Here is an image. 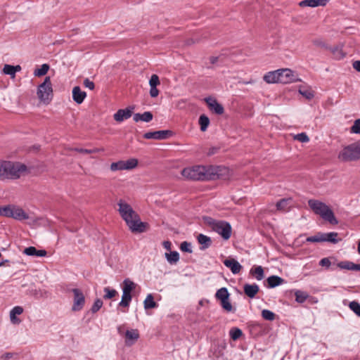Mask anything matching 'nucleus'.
I'll list each match as a JSON object with an SVG mask.
<instances>
[{
	"label": "nucleus",
	"mask_w": 360,
	"mask_h": 360,
	"mask_svg": "<svg viewBox=\"0 0 360 360\" xmlns=\"http://www.w3.org/2000/svg\"><path fill=\"white\" fill-rule=\"evenodd\" d=\"M117 211L132 233H143L146 231L148 224L141 221L139 215L124 200L117 202Z\"/></svg>",
	"instance_id": "obj_1"
},
{
	"label": "nucleus",
	"mask_w": 360,
	"mask_h": 360,
	"mask_svg": "<svg viewBox=\"0 0 360 360\" xmlns=\"http://www.w3.org/2000/svg\"><path fill=\"white\" fill-rule=\"evenodd\" d=\"M181 174L186 180L208 181L218 177L217 168L212 165H193L184 168Z\"/></svg>",
	"instance_id": "obj_2"
},
{
	"label": "nucleus",
	"mask_w": 360,
	"mask_h": 360,
	"mask_svg": "<svg viewBox=\"0 0 360 360\" xmlns=\"http://www.w3.org/2000/svg\"><path fill=\"white\" fill-rule=\"evenodd\" d=\"M25 165L18 162L0 161V180H13L19 179L25 173Z\"/></svg>",
	"instance_id": "obj_3"
},
{
	"label": "nucleus",
	"mask_w": 360,
	"mask_h": 360,
	"mask_svg": "<svg viewBox=\"0 0 360 360\" xmlns=\"http://www.w3.org/2000/svg\"><path fill=\"white\" fill-rule=\"evenodd\" d=\"M308 205L316 214L321 216L324 220L328 221L331 224L338 223L332 210L326 203L318 200L310 199L308 200Z\"/></svg>",
	"instance_id": "obj_4"
},
{
	"label": "nucleus",
	"mask_w": 360,
	"mask_h": 360,
	"mask_svg": "<svg viewBox=\"0 0 360 360\" xmlns=\"http://www.w3.org/2000/svg\"><path fill=\"white\" fill-rule=\"evenodd\" d=\"M206 221L212 229L219 234L224 240H228L230 238L232 229L229 222L225 221H217L212 218H208Z\"/></svg>",
	"instance_id": "obj_5"
},
{
	"label": "nucleus",
	"mask_w": 360,
	"mask_h": 360,
	"mask_svg": "<svg viewBox=\"0 0 360 360\" xmlns=\"http://www.w3.org/2000/svg\"><path fill=\"white\" fill-rule=\"evenodd\" d=\"M360 158L356 143L345 147L338 154V159L343 162L356 160Z\"/></svg>",
	"instance_id": "obj_6"
},
{
	"label": "nucleus",
	"mask_w": 360,
	"mask_h": 360,
	"mask_svg": "<svg viewBox=\"0 0 360 360\" xmlns=\"http://www.w3.org/2000/svg\"><path fill=\"white\" fill-rule=\"evenodd\" d=\"M4 217L22 221L29 219V215L19 206L10 204L4 206Z\"/></svg>",
	"instance_id": "obj_7"
},
{
	"label": "nucleus",
	"mask_w": 360,
	"mask_h": 360,
	"mask_svg": "<svg viewBox=\"0 0 360 360\" xmlns=\"http://www.w3.org/2000/svg\"><path fill=\"white\" fill-rule=\"evenodd\" d=\"M52 92L53 89L51 79L49 77H46L44 82L38 87L37 96L41 101L46 102L50 100Z\"/></svg>",
	"instance_id": "obj_8"
},
{
	"label": "nucleus",
	"mask_w": 360,
	"mask_h": 360,
	"mask_svg": "<svg viewBox=\"0 0 360 360\" xmlns=\"http://www.w3.org/2000/svg\"><path fill=\"white\" fill-rule=\"evenodd\" d=\"M138 162V160L136 158H130L127 160H120L115 162H112L110 165V170L112 172L120 170H131L137 167Z\"/></svg>",
	"instance_id": "obj_9"
},
{
	"label": "nucleus",
	"mask_w": 360,
	"mask_h": 360,
	"mask_svg": "<svg viewBox=\"0 0 360 360\" xmlns=\"http://www.w3.org/2000/svg\"><path fill=\"white\" fill-rule=\"evenodd\" d=\"M278 71L280 73L278 75L279 83L289 84L300 81L297 74L290 69H278Z\"/></svg>",
	"instance_id": "obj_10"
},
{
	"label": "nucleus",
	"mask_w": 360,
	"mask_h": 360,
	"mask_svg": "<svg viewBox=\"0 0 360 360\" xmlns=\"http://www.w3.org/2000/svg\"><path fill=\"white\" fill-rule=\"evenodd\" d=\"M215 297L220 301L221 307L226 311H231L233 309L232 304L229 302V293L226 288H221L219 289Z\"/></svg>",
	"instance_id": "obj_11"
},
{
	"label": "nucleus",
	"mask_w": 360,
	"mask_h": 360,
	"mask_svg": "<svg viewBox=\"0 0 360 360\" xmlns=\"http://www.w3.org/2000/svg\"><path fill=\"white\" fill-rule=\"evenodd\" d=\"M74 294L73 305L72 310L74 311H78L83 309L85 304V297L82 292L78 288H74L72 290Z\"/></svg>",
	"instance_id": "obj_12"
},
{
	"label": "nucleus",
	"mask_w": 360,
	"mask_h": 360,
	"mask_svg": "<svg viewBox=\"0 0 360 360\" xmlns=\"http://www.w3.org/2000/svg\"><path fill=\"white\" fill-rule=\"evenodd\" d=\"M134 110V106H129L124 109H120L113 115V118L116 122H122L131 117Z\"/></svg>",
	"instance_id": "obj_13"
},
{
	"label": "nucleus",
	"mask_w": 360,
	"mask_h": 360,
	"mask_svg": "<svg viewBox=\"0 0 360 360\" xmlns=\"http://www.w3.org/2000/svg\"><path fill=\"white\" fill-rule=\"evenodd\" d=\"M209 109L214 112L217 115H221L224 112V107L217 102V99L213 97H207L205 98Z\"/></svg>",
	"instance_id": "obj_14"
},
{
	"label": "nucleus",
	"mask_w": 360,
	"mask_h": 360,
	"mask_svg": "<svg viewBox=\"0 0 360 360\" xmlns=\"http://www.w3.org/2000/svg\"><path fill=\"white\" fill-rule=\"evenodd\" d=\"M172 134V131L169 130H161L155 131H149L145 133L143 137L146 139H155L162 140L168 137L169 135Z\"/></svg>",
	"instance_id": "obj_15"
},
{
	"label": "nucleus",
	"mask_w": 360,
	"mask_h": 360,
	"mask_svg": "<svg viewBox=\"0 0 360 360\" xmlns=\"http://www.w3.org/2000/svg\"><path fill=\"white\" fill-rule=\"evenodd\" d=\"M86 97V93L82 91L81 88L78 86L73 87L72 89V99L77 104L83 103Z\"/></svg>",
	"instance_id": "obj_16"
},
{
	"label": "nucleus",
	"mask_w": 360,
	"mask_h": 360,
	"mask_svg": "<svg viewBox=\"0 0 360 360\" xmlns=\"http://www.w3.org/2000/svg\"><path fill=\"white\" fill-rule=\"evenodd\" d=\"M224 264L226 267L230 269L231 272L233 274H238L241 271V269L243 268V266L240 264V263L237 260H236L235 259H225L224 261Z\"/></svg>",
	"instance_id": "obj_17"
},
{
	"label": "nucleus",
	"mask_w": 360,
	"mask_h": 360,
	"mask_svg": "<svg viewBox=\"0 0 360 360\" xmlns=\"http://www.w3.org/2000/svg\"><path fill=\"white\" fill-rule=\"evenodd\" d=\"M292 198H283L278 201L276 204V209L280 212H288L292 206Z\"/></svg>",
	"instance_id": "obj_18"
},
{
	"label": "nucleus",
	"mask_w": 360,
	"mask_h": 360,
	"mask_svg": "<svg viewBox=\"0 0 360 360\" xmlns=\"http://www.w3.org/2000/svg\"><path fill=\"white\" fill-rule=\"evenodd\" d=\"M245 294L250 298H254L259 290V287L257 284L246 283L243 286Z\"/></svg>",
	"instance_id": "obj_19"
},
{
	"label": "nucleus",
	"mask_w": 360,
	"mask_h": 360,
	"mask_svg": "<svg viewBox=\"0 0 360 360\" xmlns=\"http://www.w3.org/2000/svg\"><path fill=\"white\" fill-rule=\"evenodd\" d=\"M125 342L127 345H132L139 338V333L136 329L127 330L125 333Z\"/></svg>",
	"instance_id": "obj_20"
},
{
	"label": "nucleus",
	"mask_w": 360,
	"mask_h": 360,
	"mask_svg": "<svg viewBox=\"0 0 360 360\" xmlns=\"http://www.w3.org/2000/svg\"><path fill=\"white\" fill-rule=\"evenodd\" d=\"M21 69V66L19 65L14 66L6 64L4 66L2 71L4 74L9 75L12 79H14L16 72H20Z\"/></svg>",
	"instance_id": "obj_21"
},
{
	"label": "nucleus",
	"mask_w": 360,
	"mask_h": 360,
	"mask_svg": "<svg viewBox=\"0 0 360 360\" xmlns=\"http://www.w3.org/2000/svg\"><path fill=\"white\" fill-rule=\"evenodd\" d=\"M23 312V308L20 306L14 307L10 311V320L13 324H19L20 320L17 318L16 316L22 314Z\"/></svg>",
	"instance_id": "obj_22"
},
{
	"label": "nucleus",
	"mask_w": 360,
	"mask_h": 360,
	"mask_svg": "<svg viewBox=\"0 0 360 360\" xmlns=\"http://www.w3.org/2000/svg\"><path fill=\"white\" fill-rule=\"evenodd\" d=\"M279 72L278 70L274 71H270L266 72L264 77L263 79L268 84H274V83H279L278 82V75Z\"/></svg>",
	"instance_id": "obj_23"
},
{
	"label": "nucleus",
	"mask_w": 360,
	"mask_h": 360,
	"mask_svg": "<svg viewBox=\"0 0 360 360\" xmlns=\"http://www.w3.org/2000/svg\"><path fill=\"white\" fill-rule=\"evenodd\" d=\"M153 115L149 112H144L143 113H135L133 115V120L134 122H138L139 121H143L146 122H149L153 120Z\"/></svg>",
	"instance_id": "obj_24"
},
{
	"label": "nucleus",
	"mask_w": 360,
	"mask_h": 360,
	"mask_svg": "<svg viewBox=\"0 0 360 360\" xmlns=\"http://www.w3.org/2000/svg\"><path fill=\"white\" fill-rule=\"evenodd\" d=\"M198 242L200 244V250H205L208 248L211 244L212 240L210 237L200 233L197 237Z\"/></svg>",
	"instance_id": "obj_25"
},
{
	"label": "nucleus",
	"mask_w": 360,
	"mask_h": 360,
	"mask_svg": "<svg viewBox=\"0 0 360 360\" xmlns=\"http://www.w3.org/2000/svg\"><path fill=\"white\" fill-rule=\"evenodd\" d=\"M283 279L278 276H271L267 278V283L269 288H275L283 283Z\"/></svg>",
	"instance_id": "obj_26"
},
{
	"label": "nucleus",
	"mask_w": 360,
	"mask_h": 360,
	"mask_svg": "<svg viewBox=\"0 0 360 360\" xmlns=\"http://www.w3.org/2000/svg\"><path fill=\"white\" fill-rule=\"evenodd\" d=\"M338 236V233L336 232L324 233V242H330L336 244L341 240Z\"/></svg>",
	"instance_id": "obj_27"
},
{
	"label": "nucleus",
	"mask_w": 360,
	"mask_h": 360,
	"mask_svg": "<svg viewBox=\"0 0 360 360\" xmlns=\"http://www.w3.org/2000/svg\"><path fill=\"white\" fill-rule=\"evenodd\" d=\"M131 299L132 297L131 293L122 291V299L118 305L122 307H128L130 304Z\"/></svg>",
	"instance_id": "obj_28"
},
{
	"label": "nucleus",
	"mask_w": 360,
	"mask_h": 360,
	"mask_svg": "<svg viewBox=\"0 0 360 360\" xmlns=\"http://www.w3.org/2000/svg\"><path fill=\"white\" fill-rule=\"evenodd\" d=\"M250 273L254 276L257 281H261L264 277V270L261 266L252 268Z\"/></svg>",
	"instance_id": "obj_29"
},
{
	"label": "nucleus",
	"mask_w": 360,
	"mask_h": 360,
	"mask_svg": "<svg viewBox=\"0 0 360 360\" xmlns=\"http://www.w3.org/2000/svg\"><path fill=\"white\" fill-rule=\"evenodd\" d=\"M136 284L129 278H126L123 281L122 291L131 293L136 288Z\"/></svg>",
	"instance_id": "obj_30"
},
{
	"label": "nucleus",
	"mask_w": 360,
	"mask_h": 360,
	"mask_svg": "<svg viewBox=\"0 0 360 360\" xmlns=\"http://www.w3.org/2000/svg\"><path fill=\"white\" fill-rule=\"evenodd\" d=\"M198 123L200 124V130L202 131H205L210 124V119L205 115H201L198 120Z\"/></svg>",
	"instance_id": "obj_31"
},
{
	"label": "nucleus",
	"mask_w": 360,
	"mask_h": 360,
	"mask_svg": "<svg viewBox=\"0 0 360 360\" xmlns=\"http://www.w3.org/2000/svg\"><path fill=\"white\" fill-rule=\"evenodd\" d=\"M167 261L171 264H176L179 260V254L176 251L170 252V253H165Z\"/></svg>",
	"instance_id": "obj_32"
},
{
	"label": "nucleus",
	"mask_w": 360,
	"mask_h": 360,
	"mask_svg": "<svg viewBox=\"0 0 360 360\" xmlns=\"http://www.w3.org/2000/svg\"><path fill=\"white\" fill-rule=\"evenodd\" d=\"M306 240L310 243L324 242V233L319 232L314 236L307 238Z\"/></svg>",
	"instance_id": "obj_33"
},
{
	"label": "nucleus",
	"mask_w": 360,
	"mask_h": 360,
	"mask_svg": "<svg viewBox=\"0 0 360 360\" xmlns=\"http://www.w3.org/2000/svg\"><path fill=\"white\" fill-rule=\"evenodd\" d=\"M295 301L298 303L304 302L309 297V295L302 290H296L295 292Z\"/></svg>",
	"instance_id": "obj_34"
},
{
	"label": "nucleus",
	"mask_w": 360,
	"mask_h": 360,
	"mask_svg": "<svg viewBox=\"0 0 360 360\" xmlns=\"http://www.w3.org/2000/svg\"><path fill=\"white\" fill-rule=\"evenodd\" d=\"M144 308L152 309L157 307L156 302L154 301L153 297L151 294H148L144 300Z\"/></svg>",
	"instance_id": "obj_35"
},
{
	"label": "nucleus",
	"mask_w": 360,
	"mask_h": 360,
	"mask_svg": "<svg viewBox=\"0 0 360 360\" xmlns=\"http://www.w3.org/2000/svg\"><path fill=\"white\" fill-rule=\"evenodd\" d=\"M49 70V65L48 64H43L40 68L35 69L34 75L36 77H41L45 75Z\"/></svg>",
	"instance_id": "obj_36"
},
{
	"label": "nucleus",
	"mask_w": 360,
	"mask_h": 360,
	"mask_svg": "<svg viewBox=\"0 0 360 360\" xmlns=\"http://www.w3.org/2000/svg\"><path fill=\"white\" fill-rule=\"evenodd\" d=\"M229 335L233 340H237L243 335V332L240 328L234 327L229 330Z\"/></svg>",
	"instance_id": "obj_37"
},
{
	"label": "nucleus",
	"mask_w": 360,
	"mask_h": 360,
	"mask_svg": "<svg viewBox=\"0 0 360 360\" xmlns=\"http://www.w3.org/2000/svg\"><path fill=\"white\" fill-rule=\"evenodd\" d=\"M105 295H103V298L105 300H110L115 297L117 295V292L115 289H111L109 287L104 288Z\"/></svg>",
	"instance_id": "obj_38"
},
{
	"label": "nucleus",
	"mask_w": 360,
	"mask_h": 360,
	"mask_svg": "<svg viewBox=\"0 0 360 360\" xmlns=\"http://www.w3.org/2000/svg\"><path fill=\"white\" fill-rule=\"evenodd\" d=\"M275 314L270 310L263 309L262 311V316L265 320L273 321L275 319Z\"/></svg>",
	"instance_id": "obj_39"
},
{
	"label": "nucleus",
	"mask_w": 360,
	"mask_h": 360,
	"mask_svg": "<svg viewBox=\"0 0 360 360\" xmlns=\"http://www.w3.org/2000/svg\"><path fill=\"white\" fill-rule=\"evenodd\" d=\"M349 309L360 317V304L356 301H352L349 304Z\"/></svg>",
	"instance_id": "obj_40"
},
{
	"label": "nucleus",
	"mask_w": 360,
	"mask_h": 360,
	"mask_svg": "<svg viewBox=\"0 0 360 360\" xmlns=\"http://www.w3.org/2000/svg\"><path fill=\"white\" fill-rule=\"evenodd\" d=\"M338 266L342 269L354 271V263L349 261H343L338 264Z\"/></svg>",
	"instance_id": "obj_41"
},
{
	"label": "nucleus",
	"mask_w": 360,
	"mask_h": 360,
	"mask_svg": "<svg viewBox=\"0 0 360 360\" xmlns=\"http://www.w3.org/2000/svg\"><path fill=\"white\" fill-rule=\"evenodd\" d=\"M294 139L297 140L301 143H307L309 141V138L308 137L307 134L304 132L300 133V134L295 135Z\"/></svg>",
	"instance_id": "obj_42"
},
{
	"label": "nucleus",
	"mask_w": 360,
	"mask_h": 360,
	"mask_svg": "<svg viewBox=\"0 0 360 360\" xmlns=\"http://www.w3.org/2000/svg\"><path fill=\"white\" fill-rule=\"evenodd\" d=\"M350 133L360 135V119H357L354 122L353 125L350 128Z\"/></svg>",
	"instance_id": "obj_43"
},
{
	"label": "nucleus",
	"mask_w": 360,
	"mask_h": 360,
	"mask_svg": "<svg viewBox=\"0 0 360 360\" xmlns=\"http://www.w3.org/2000/svg\"><path fill=\"white\" fill-rule=\"evenodd\" d=\"M75 151L81 153H85V154H91L94 153H97L99 151H103V148H94L93 150H89V149H84V148H75Z\"/></svg>",
	"instance_id": "obj_44"
},
{
	"label": "nucleus",
	"mask_w": 360,
	"mask_h": 360,
	"mask_svg": "<svg viewBox=\"0 0 360 360\" xmlns=\"http://www.w3.org/2000/svg\"><path fill=\"white\" fill-rule=\"evenodd\" d=\"M160 79L159 77L157 75H152L150 77V79L149 80V85L150 86H155L157 87L158 85H160Z\"/></svg>",
	"instance_id": "obj_45"
},
{
	"label": "nucleus",
	"mask_w": 360,
	"mask_h": 360,
	"mask_svg": "<svg viewBox=\"0 0 360 360\" xmlns=\"http://www.w3.org/2000/svg\"><path fill=\"white\" fill-rule=\"evenodd\" d=\"M103 301L101 299H96L91 307L93 313L97 312L103 306Z\"/></svg>",
	"instance_id": "obj_46"
},
{
	"label": "nucleus",
	"mask_w": 360,
	"mask_h": 360,
	"mask_svg": "<svg viewBox=\"0 0 360 360\" xmlns=\"http://www.w3.org/2000/svg\"><path fill=\"white\" fill-rule=\"evenodd\" d=\"M180 249L183 252H192L191 244L187 241H184L181 243Z\"/></svg>",
	"instance_id": "obj_47"
},
{
	"label": "nucleus",
	"mask_w": 360,
	"mask_h": 360,
	"mask_svg": "<svg viewBox=\"0 0 360 360\" xmlns=\"http://www.w3.org/2000/svg\"><path fill=\"white\" fill-rule=\"evenodd\" d=\"M299 5L301 7H316V1L315 0H303L299 3Z\"/></svg>",
	"instance_id": "obj_48"
},
{
	"label": "nucleus",
	"mask_w": 360,
	"mask_h": 360,
	"mask_svg": "<svg viewBox=\"0 0 360 360\" xmlns=\"http://www.w3.org/2000/svg\"><path fill=\"white\" fill-rule=\"evenodd\" d=\"M23 253L28 256H36L37 249L33 246H30V247L26 248L23 250Z\"/></svg>",
	"instance_id": "obj_49"
},
{
	"label": "nucleus",
	"mask_w": 360,
	"mask_h": 360,
	"mask_svg": "<svg viewBox=\"0 0 360 360\" xmlns=\"http://www.w3.org/2000/svg\"><path fill=\"white\" fill-rule=\"evenodd\" d=\"M83 84L86 88H88L90 90H94L95 88L94 83L91 81L89 78H86Z\"/></svg>",
	"instance_id": "obj_50"
},
{
	"label": "nucleus",
	"mask_w": 360,
	"mask_h": 360,
	"mask_svg": "<svg viewBox=\"0 0 360 360\" xmlns=\"http://www.w3.org/2000/svg\"><path fill=\"white\" fill-rule=\"evenodd\" d=\"M319 264L321 266H326V268H328L330 266L331 262L328 258L325 257L320 260Z\"/></svg>",
	"instance_id": "obj_51"
},
{
	"label": "nucleus",
	"mask_w": 360,
	"mask_h": 360,
	"mask_svg": "<svg viewBox=\"0 0 360 360\" xmlns=\"http://www.w3.org/2000/svg\"><path fill=\"white\" fill-rule=\"evenodd\" d=\"M150 96L152 98H156L159 95V90L157 89V87L150 86Z\"/></svg>",
	"instance_id": "obj_52"
},
{
	"label": "nucleus",
	"mask_w": 360,
	"mask_h": 360,
	"mask_svg": "<svg viewBox=\"0 0 360 360\" xmlns=\"http://www.w3.org/2000/svg\"><path fill=\"white\" fill-rule=\"evenodd\" d=\"M299 92L304 96H305L308 99H311L314 97V94L311 91L309 90H300Z\"/></svg>",
	"instance_id": "obj_53"
},
{
	"label": "nucleus",
	"mask_w": 360,
	"mask_h": 360,
	"mask_svg": "<svg viewBox=\"0 0 360 360\" xmlns=\"http://www.w3.org/2000/svg\"><path fill=\"white\" fill-rule=\"evenodd\" d=\"M162 245L167 250H171L172 249V243L169 240L163 241Z\"/></svg>",
	"instance_id": "obj_54"
},
{
	"label": "nucleus",
	"mask_w": 360,
	"mask_h": 360,
	"mask_svg": "<svg viewBox=\"0 0 360 360\" xmlns=\"http://www.w3.org/2000/svg\"><path fill=\"white\" fill-rule=\"evenodd\" d=\"M316 7L319 6H326L328 0H315Z\"/></svg>",
	"instance_id": "obj_55"
},
{
	"label": "nucleus",
	"mask_w": 360,
	"mask_h": 360,
	"mask_svg": "<svg viewBox=\"0 0 360 360\" xmlns=\"http://www.w3.org/2000/svg\"><path fill=\"white\" fill-rule=\"evenodd\" d=\"M352 66L357 72H360V60H356L353 63Z\"/></svg>",
	"instance_id": "obj_56"
},
{
	"label": "nucleus",
	"mask_w": 360,
	"mask_h": 360,
	"mask_svg": "<svg viewBox=\"0 0 360 360\" xmlns=\"http://www.w3.org/2000/svg\"><path fill=\"white\" fill-rule=\"evenodd\" d=\"M47 254L46 251L44 250H37L36 257H44Z\"/></svg>",
	"instance_id": "obj_57"
},
{
	"label": "nucleus",
	"mask_w": 360,
	"mask_h": 360,
	"mask_svg": "<svg viewBox=\"0 0 360 360\" xmlns=\"http://www.w3.org/2000/svg\"><path fill=\"white\" fill-rule=\"evenodd\" d=\"M12 356H13V354L8 352V353H5L4 354H3L1 358L4 360H7L8 359H11Z\"/></svg>",
	"instance_id": "obj_58"
},
{
	"label": "nucleus",
	"mask_w": 360,
	"mask_h": 360,
	"mask_svg": "<svg viewBox=\"0 0 360 360\" xmlns=\"http://www.w3.org/2000/svg\"><path fill=\"white\" fill-rule=\"evenodd\" d=\"M314 44L316 46H324V43L321 39L314 40Z\"/></svg>",
	"instance_id": "obj_59"
},
{
	"label": "nucleus",
	"mask_w": 360,
	"mask_h": 360,
	"mask_svg": "<svg viewBox=\"0 0 360 360\" xmlns=\"http://www.w3.org/2000/svg\"><path fill=\"white\" fill-rule=\"evenodd\" d=\"M354 271H360V264H356L354 263Z\"/></svg>",
	"instance_id": "obj_60"
},
{
	"label": "nucleus",
	"mask_w": 360,
	"mask_h": 360,
	"mask_svg": "<svg viewBox=\"0 0 360 360\" xmlns=\"http://www.w3.org/2000/svg\"><path fill=\"white\" fill-rule=\"evenodd\" d=\"M4 206H2V207L0 206V216L4 217Z\"/></svg>",
	"instance_id": "obj_61"
},
{
	"label": "nucleus",
	"mask_w": 360,
	"mask_h": 360,
	"mask_svg": "<svg viewBox=\"0 0 360 360\" xmlns=\"http://www.w3.org/2000/svg\"><path fill=\"white\" fill-rule=\"evenodd\" d=\"M357 250H358L359 254L360 255V240H359V243H358Z\"/></svg>",
	"instance_id": "obj_62"
},
{
	"label": "nucleus",
	"mask_w": 360,
	"mask_h": 360,
	"mask_svg": "<svg viewBox=\"0 0 360 360\" xmlns=\"http://www.w3.org/2000/svg\"><path fill=\"white\" fill-rule=\"evenodd\" d=\"M8 262V260H7V259H6V260H4V261H3V262H1L0 263V266H3V265H4V264H5V263H6V262Z\"/></svg>",
	"instance_id": "obj_63"
},
{
	"label": "nucleus",
	"mask_w": 360,
	"mask_h": 360,
	"mask_svg": "<svg viewBox=\"0 0 360 360\" xmlns=\"http://www.w3.org/2000/svg\"><path fill=\"white\" fill-rule=\"evenodd\" d=\"M216 60H217V58H212L211 59V61H212V63H214V62H215Z\"/></svg>",
	"instance_id": "obj_64"
}]
</instances>
